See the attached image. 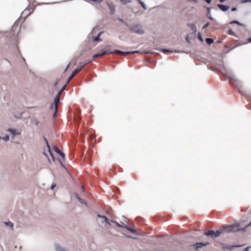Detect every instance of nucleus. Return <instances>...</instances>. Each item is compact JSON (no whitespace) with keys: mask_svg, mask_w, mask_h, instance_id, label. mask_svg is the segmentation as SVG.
I'll return each mask as SVG.
<instances>
[{"mask_svg":"<svg viewBox=\"0 0 251 251\" xmlns=\"http://www.w3.org/2000/svg\"><path fill=\"white\" fill-rule=\"evenodd\" d=\"M60 95L57 94V95L54 98V100L53 102V104H54V110L55 111H56V110H57L56 104L60 100Z\"/></svg>","mask_w":251,"mask_h":251,"instance_id":"2eb2a0df","label":"nucleus"},{"mask_svg":"<svg viewBox=\"0 0 251 251\" xmlns=\"http://www.w3.org/2000/svg\"><path fill=\"white\" fill-rule=\"evenodd\" d=\"M251 248V246H248L244 249L243 251H249L250 249Z\"/></svg>","mask_w":251,"mask_h":251,"instance_id":"49530a36","label":"nucleus"},{"mask_svg":"<svg viewBox=\"0 0 251 251\" xmlns=\"http://www.w3.org/2000/svg\"><path fill=\"white\" fill-rule=\"evenodd\" d=\"M242 3H245L247 2H251V0H242Z\"/></svg>","mask_w":251,"mask_h":251,"instance_id":"37998d69","label":"nucleus"},{"mask_svg":"<svg viewBox=\"0 0 251 251\" xmlns=\"http://www.w3.org/2000/svg\"><path fill=\"white\" fill-rule=\"evenodd\" d=\"M228 79L229 81L230 84L238 89L241 93V94L247 98H250V94H247L245 90L242 89V86L241 82L236 78V77L232 75H227L226 80Z\"/></svg>","mask_w":251,"mask_h":251,"instance_id":"f03ea898","label":"nucleus"},{"mask_svg":"<svg viewBox=\"0 0 251 251\" xmlns=\"http://www.w3.org/2000/svg\"><path fill=\"white\" fill-rule=\"evenodd\" d=\"M54 151L58 154H59L63 160L65 159V154L60 151L56 146H54L52 147Z\"/></svg>","mask_w":251,"mask_h":251,"instance_id":"0eeeda50","label":"nucleus"},{"mask_svg":"<svg viewBox=\"0 0 251 251\" xmlns=\"http://www.w3.org/2000/svg\"><path fill=\"white\" fill-rule=\"evenodd\" d=\"M198 38L199 40L201 42H203L204 39H203V37H202V35H201V32H198Z\"/></svg>","mask_w":251,"mask_h":251,"instance_id":"cd10ccee","label":"nucleus"},{"mask_svg":"<svg viewBox=\"0 0 251 251\" xmlns=\"http://www.w3.org/2000/svg\"><path fill=\"white\" fill-rule=\"evenodd\" d=\"M122 218L124 220H126V218L124 216H122Z\"/></svg>","mask_w":251,"mask_h":251,"instance_id":"69168bd1","label":"nucleus"},{"mask_svg":"<svg viewBox=\"0 0 251 251\" xmlns=\"http://www.w3.org/2000/svg\"><path fill=\"white\" fill-rule=\"evenodd\" d=\"M229 24H230V25L236 24L240 26H244V25L243 24H242L241 23H240V22H239L238 21H237V20H233V21L230 22L229 23Z\"/></svg>","mask_w":251,"mask_h":251,"instance_id":"412c9836","label":"nucleus"},{"mask_svg":"<svg viewBox=\"0 0 251 251\" xmlns=\"http://www.w3.org/2000/svg\"><path fill=\"white\" fill-rule=\"evenodd\" d=\"M227 34L230 35H231V36H234V37H237V35L235 33V32L231 29H229L228 30V31L227 32Z\"/></svg>","mask_w":251,"mask_h":251,"instance_id":"393cba45","label":"nucleus"},{"mask_svg":"<svg viewBox=\"0 0 251 251\" xmlns=\"http://www.w3.org/2000/svg\"><path fill=\"white\" fill-rule=\"evenodd\" d=\"M79 72L75 69L74 71L72 73L69 78H68V80L67 81V84L69 83V82L72 79V78Z\"/></svg>","mask_w":251,"mask_h":251,"instance_id":"dca6fc26","label":"nucleus"},{"mask_svg":"<svg viewBox=\"0 0 251 251\" xmlns=\"http://www.w3.org/2000/svg\"><path fill=\"white\" fill-rule=\"evenodd\" d=\"M117 222L113 220H109V224H110V225H111V223H113L114 224H115V223H116Z\"/></svg>","mask_w":251,"mask_h":251,"instance_id":"8fccbe9b","label":"nucleus"},{"mask_svg":"<svg viewBox=\"0 0 251 251\" xmlns=\"http://www.w3.org/2000/svg\"><path fill=\"white\" fill-rule=\"evenodd\" d=\"M138 1L140 3V4L142 6V7L144 9H147V6L145 4V2H143V1H142L141 0H138Z\"/></svg>","mask_w":251,"mask_h":251,"instance_id":"bb28decb","label":"nucleus"},{"mask_svg":"<svg viewBox=\"0 0 251 251\" xmlns=\"http://www.w3.org/2000/svg\"><path fill=\"white\" fill-rule=\"evenodd\" d=\"M128 230H129L130 232H131L132 233H137V230L130 226L129 227Z\"/></svg>","mask_w":251,"mask_h":251,"instance_id":"c85d7f7f","label":"nucleus"},{"mask_svg":"<svg viewBox=\"0 0 251 251\" xmlns=\"http://www.w3.org/2000/svg\"><path fill=\"white\" fill-rule=\"evenodd\" d=\"M132 54V52H131V51H121V54L126 55H129V54Z\"/></svg>","mask_w":251,"mask_h":251,"instance_id":"c756f323","label":"nucleus"},{"mask_svg":"<svg viewBox=\"0 0 251 251\" xmlns=\"http://www.w3.org/2000/svg\"><path fill=\"white\" fill-rule=\"evenodd\" d=\"M107 54H111V50H105L100 53H96L92 56V59H94L98 57H101Z\"/></svg>","mask_w":251,"mask_h":251,"instance_id":"423d86ee","label":"nucleus"},{"mask_svg":"<svg viewBox=\"0 0 251 251\" xmlns=\"http://www.w3.org/2000/svg\"><path fill=\"white\" fill-rule=\"evenodd\" d=\"M168 236V235H164L161 236H157V240L155 242L156 244L165 245L167 243V240L164 238V237Z\"/></svg>","mask_w":251,"mask_h":251,"instance_id":"39448f33","label":"nucleus"},{"mask_svg":"<svg viewBox=\"0 0 251 251\" xmlns=\"http://www.w3.org/2000/svg\"><path fill=\"white\" fill-rule=\"evenodd\" d=\"M115 225L117 227H119V228H122V226H123V225L121 224V223L120 224H119L118 222L115 223Z\"/></svg>","mask_w":251,"mask_h":251,"instance_id":"58836bf2","label":"nucleus"},{"mask_svg":"<svg viewBox=\"0 0 251 251\" xmlns=\"http://www.w3.org/2000/svg\"><path fill=\"white\" fill-rule=\"evenodd\" d=\"M4 141L7 142L9 140V136L8 134L6 135L4 137L2 138Z\"/></svg>","mask_w":251,"mask_h":251,"instance_id":"f704fd0d","label":"nucleus"},{"mask_svg":"<svg viewBox=\"0 0 251 251\" xmlns=\"http://www.w3.org/2000/svg\"><path fill=\"white\" fill-rule=\"evenodd\" d=\"M97 216L98 218L101 219V223H105L106 224L110 226L109 220H108V218L105 215L98 214Z\"/></svg>","mask_w":251,"mask_h":251,"instance_id":"1a4fd4ad","label":"nucleus"},{"mask_svg":"<svg viewBox=\"0 0 251 251\" xmlns=\"http://www.w3.org/2000/svg\"><path fill=\"white\" fill-rule=\"evenodd\" d=\"M121 224L123 225L122 228H126L127 230H128L129 226H128L127 224H125L124 223L121 222Z\"/></svg>","mask_w":251,"mask_h":251,"instance_id":"c9c22d12","label":"nucleus"},{"mask_svg":"<svg viewBox=\"0 0 251 251\" xmlns=\"http://www.w3.org/2000/svg\"><path fill=\"white\" fill-rule=\"evenodd\" d=\"M4 224L7 226H9L11 228V229H13L14 226H13V224L11 222H10V221L5 222L4 223Z\"/></svg>","mask_w":251,"mask_h":251,"instance_id":"4be33fe9","label":"nucleus"},{"mask_svg":"<svg viewBox=\"0 0 251 251\" xmlns=\"http://www.w3.org/2000/svg\"><path fill=\"white\" fill-rule=\"evenodd\" d=\"M210 243L208 242H197L192 245L189 246L190 248L193 247V248L196 250H198L203 247H205L208 245H209Z\"/></svg>","mask_w":251,"mask_h":251,"instance_id":"20e7f679","label":"nucleus"},{"mask_svg":"<svg viewBox=\"0 0 251 251\" xmlns=\"http://www.w3.org/2000/svg\"><path fill=\"white\" fill-rule=\"evenodd\" d=\"M69 64H68V65H67V66L66 67V69H65V71H66L67 70V69H68V68H69Z\"/></svg>","mask_w":251,"mask_h":251,"instance_id":"0e129e2a","label":"nucleus"},{"mask_svg":"<svg viewBox=\"0 0 251 251\" xmlns=\"http://www.w3.org/2000/svg\"><path fill=\"white\" fill-rule=\"evenodd\" d=\"M43 139L45 141V143H46V146H47V145H49L48 142V140L47 139V138L45 137H43Z\"/></svg>","mask_w":251,"mask_h":251,"instance_id":"de8ad7c7","label":"nucleus"},{"mask_svg":"<svg viewBox=\"0 0 251 251\" xmlns=\"http://www.w3.org/2000/svg\"><path fill=\"white\" fill-rule=\"evenodd\" d=\"M58 160H59V162H60V163L61 165L63 168H64L65 169H66V168L65 167V166L64 165V164L61 162V160H60V159L59 158H58Z\"/></svg>","mask_w":251,"mask_h":251,"instance_id":"09e8293b","label":"nucleus"},{"mask_svg":"<svg viewBox=\"0 0 251 251\" xmlns=\"http://www.w3.org/2000/svg\"><path fill=\"white\" fill-rule=\"evenodd\" d=\"M226 0H219V1L222 3L225 2Z\"/></svg>","mask_w":251,"mask_h":251,"instance_id":"052dcab7","label":"nucleus"},{"mask_svg":"<svg viewBox=\"0 0 251 251\" xmlns=\"http://www.w3.org/2000/svg\"><path fill=\"white\" fill-rule=\"evenodd\" d=\"M131 52H132V54H134V53H135L139 52V50L131 51Z\"/></svg>","mask_w":251,"mask_h":251,"instance_id":"864d4df0","label":"nucleus"},{"mask_svg":"<svg viewBox=\"0 0 251 251\" xmlns=\"http://www.w3.org/2000/svg\"><path fill=\"white\" fill-rule=\"evenodd\" d=\"M131 33H136L139 35H143L145 33V30L140 24H136L129 28Z\"/></svg>","mask_w":251,"mask_h":251,"instance_id":"7ed1b4c3","label":"nucleus"},{"mask_svg":"<svg viewBox=\"0 0 251 251\" xmlns=\"http://www.w3.org/2000/svg\"><path fill=\"white\" fill-rule=\"evenodd\" d=\"M123 235L126 237H127V238H133V239H136V238H134V237H132L130 235H127V234H126L125 233H123Z\"/></svg>","mask_w":251,"mask_h":251,"instance_id":"ea45409f","label":"nucleus"},{"mask_svg":"<svg viewBox=\"0 0 251 251\" xmlns=\"http://www.w3.org/2000/svg\"><path fill=\"white\" fill-rule=\"evenodd\" d=\"M47 147L48 148V151L50 156H52V151L50 145H47Z\"/></svg>","mask_w":251,"mask_h":251,"instance_id":"7c9ffc66","label":"nucleus"},{"mask_svg":"<svg viewBox=\"0 0 251 251\" xmlns=\"http://www.w3.org/2000/svg\"><path fill=\"white\" fill-rule=\"evenodd\" d=\"M117 20H118L119 21H120V22H122V23L125 24L126 26H128V24H127V23H126V22L124 21V20H123V19L120 18H117Z\"/></svg>","mask_w":251,"mask_h":251,"instance_id":"4c0bfd02","label":"nucleus"},{"mask_svg":"<svg viewBox=\"0 0 251 251\" xmlns=\"http://www.w3.org/2000/svg\"><path fill=\"white\" fill-rule=\"evenodd\" d=\"M67 82L58 91L57 94L60 95V94L64 91L67 85Z\"/></svg>","mask_w":251,"mask_h":251,"instance_id":"b1692460","label":"nucleus"},{"mask_svg":"<svg viewBox=\"0 0 251 251\" xmlns=\"http://www.w3.org/2000/svg\"><path fill=\"white\" fill-rule=\"evenodd\" d=\"M123 3V4H126V2L125 0H120Z\"/></svg>","mask_w":251,"mask_h":251,"instance_id":"6e6d98bb","label":"nucleus"},{"mask_svg":"<svg viewBox=\"0 0 251 251\" xmlns=\"http://www.w3.org/2000/svg\"><path fill=\"white\" fill-rule=\"evenodd\" d=\"M231 10L232 12H234L238 10V8L237 7H233Z\"/></svg>","mask_w":251,"mask_h":251,"instance_id":"a18cd8bd","label":"nucleus"},{"mask_svg":"<svg viewBox=\"0 0 251 251\" xmlns=\"http://www.w3.org/2000/svg\"><path fill=\"white\" fill-rule=\"evenodd\" d=\"M89 0L90 1H94L95 2H97V3H100L102 1V0Z\"/></svg>","mask_w":251,"mask_h":251,"instance_id":"c03bdc74","label":"nucleus"},{"mask_svg":"<svg viewBox=\"0 0 251 251\" xmlns=\"http://www.w3.org/2000/svg\"><path fill=\"white\" fill-rule=\"evenodd\" d=\"M56 183H52L50 189L53 190L54 189V188L56 187Z\"/></svg>","mask_w":251,"mask_h":251,"instance_id":"79ce46f5","label":"nucleus"},{"mask_svg":"<svg viewBox=\"0 0 251 251\" xmlns=\"http://www.w3.org/2000/svg\"><path fill=\"white\" fill-rule=\"evenodd\" d=\"M79 64H81V65L79 66V67L76 68V70L78 72H79L87 64V63H84L83 64H81V62H79Z\"/></svg>","mask_w":251,"mask_h":251,"instance_id":"a878e982","label":"nucleus"},{"mask_svg":"<svg viewBox=\"0 0 251 251\" xmlns=\"http://www.w3.org/2000/svg\"><path fill=\"white\" fill-rule=\"evenodd\" d=\"M126 3H130L131 2V0H126Z\"/></svg>","mask_w":251,"mask_h":251,"instance_id":"e2e57ef3","label":"nucleus"},{"mask_svg":"<svg viewBox=\"0 0 251 251\" xmlns=\"http://www.w3.org/2000/svg\"><path fill=\"white\" fill-rule=\"evenodd\" d=\"M244 246H245V244H243V245L236 244V245H231V246H224V247H223L222 249L223 250H228L231 251L235 248L241 247H243Z\"/></svg>","mask_w":251,"mask_h":251,"instance_id":"6e6552de","label":"nucleus"},{"mask_svg":"<svg viewBox=\"0 0 251 251\" xmlns=\"http://www.w3.org/2000/svg\"><path fill=\"white\" fill-rule=\"evenodd\" d=\"M248 41L249 42L251 43V36H250L248 38Z\"/></svg>","mask_w":251,"mask_h":251,"instance_id":"13d9d810","label":"nucleus"},{"mask_svg":"<svg viewBox=\"0 0 251 251\" xmlns=\"http://www.w3.org/2000/svg\"><path fill=\"white\" fill-rule=\"evenodd\" d=\"M207 3L209 4L212 2V0H204Z\"/></svg>","mask_w":251,"mask_h":251,"instance_id":"5fc2aeb1","label":"nucleus"},{"mask_svg":"<svg viewBox=\"0 0 251 251\" xmlns=\"http://www.w3.org/2000/svg\"><path fill=\"white\" fill-rule=\"evenodd\" d=\"M75 197L76 198V199L78 200V201L81 204L86 205V204H87L86 201L85 200L80 198V197L78 196V195L77 193H75Z\"/></svg>","mask_w":251,"mask_h":251,"instance_id":"4468645a","label":"nucleus"},{"mask_svg":"<svg viewBox=\"0 0 251 251\" xmlns=\"http://www.w3.org/2000/svg\"><path fill=\"white\" fill-rule=\"evenodd\" d=\"M7 131L9 132H10L13 137L15 136L16 135H19L20 134V132H17V131L15 129H13V128H8L7 129Z\"/></svg>","mask_w":251,"mask_h":251,"instance_id":"f3484780","label":"nucleus"},{"mask_svg":"<svg viewBox=\"0 0 251 251\" xmlns=\"http://www.w3.org/2000/svg\"><path fill=\"white\" fill-rule=\"evenodd\" d=\"M56 111H55L54 113L53 114L52 118L55 119V118H56Z\"/></svg>","mask_w":251,"mask_h":251,"instance_id":"603ef678","label":"nucleus"},{"mask_svg":"<svg viewBox=\"0 0 251 251\" xmlns=\"http://www.w3.org/2000/svg\"><path fill=\"white\" fill-rule=\"evenodd\" d=\"M92 61V60H89L88 61H86V63H87V64L89 62H91Z\"/></svg>","mask_w":251,"mask_h":251,"instance_id":"338daca9","label":"nucleus"},{"mask_svg":"<svg viewBox=\"0 0 251 251\" xmlns=\"http://www.w3.org/2000/svg\"><path fill=\"white\" fill-rule=\"evenodd\" d=\"M159 50L164 53H165L166 52H175L176 53L183 52V51L179 50H170L168 49H165V48L160 49Z\"/></svg>","mask_w":251,"mask_h":251,"instance_id":"ddd939ff","label":"nucleus"},{"mask_svg":"<svg viewBox=\"0 0 251 251\" xmlns=\"http://www.w3.org/2000/svg\"><path fill=\"white\" fill-rule=\"evenodd\" d=\"M245 221L243 219L240 223L227 226L219 230H208L204 232V235L208 237L214 239L225 233H229L231 232H235L240 231L245 232L246 228L251 226V221H250L244 227H241L240 226V225L243 226L244 225V222Z\"/></svg>","mask_w":251,"mask_h":251,"instance_id":"f257e3e1","label":"nucleus"},{"mask_svg":"<svg viewBox=\"0 0 251 251\" xmlns=\"http://www.w3.org/2000/svg\"><path fill=\"white\" fill-rule=\"evenodd\" d=\"M210 24L209 22L206 23L205 25H204L202 26V29H206L209 25Z\"/></svg>","mask_w":251,"mask_h":251,"instance_id":"e433bc0d","label":"nucleus"},{"mask_svg":"<svg viewBox=\"0 0 251 251\" xmlns=\"http://www.w3.org/2000/svg\"><path fill=\"white\" fill-rule=\"evenodd\" d=\"M186 40L187 41V42L189 43H190V38H189V35H187L186 36Z\"/></svg>","mask_w":251,"mask_h":251,"instance_id":"a19ab883","label":"nucleus"},{"mask_svg":"<svg viewBox=\"0 0 251 251\" xmlns=\"http://www.w3.org/2000/svg\"><path fill=\"white\" fill-rule=\"evenodd\" d=\"M103 33L102 31L100 32L97 36H95L93 38V41H101L100 39V36L101 35V34Z\"/></svg>","mask_w":251,"mask_h":251,"instance_id":"6ab92c4d","label":"nucleus"},{"mask_svg":"<svg viewBox=\"0 0 251 251\" xmlns=\"http://www.w3.org/2000/svg\"><path fill=\"white\" fill-rule=\"evenodd\" d=\"M217 7L223 12H226L230 8V6L222 3L218 4Z\"/></svg>","mask_w":251,"mask_h":251,"instance_id":"9d476101","label":"nucleus"},{"mask_svg":"<svg viewBox=\"0 0 251 251\" xmlns=\"http://www.w3.org/2000/svg\"><path fill=\"white\" fill-rule=\"evenodd\" d=\"M205 41L208 45H211L214 42V40L211 38H206L205 39Z\"/></svg>","mask_w":251,"mask_h":251,"instance_id":"5701e85b","label":"nucleus"},{"mask_svg":"<svg viewBox=\"0 0 251 251\" xmlns=\"http://www.w3.org/2000/svg\"><path fill=\"white\" fill-rule=\"evenodd\" d=\"M58 81H59V80L58 79H57L56 81L54 82V84H53V86L54 87H55L56 86V85H57L58 83Z\"/></svg>","mask_w":251,"mask_h":251,"instance_id":"3c124183","label":"nucleus"},{"mask_svg":"<svg viewBox=\"0 0 251 251\" xmlns=\"http://www.w3.org/2000/svg\"><path fill=\"white\" fill-rule=\"evenodd\" d=\"M221 66L224 68V69L225 70L224 65H221Z\"/></svg>","mask_w":251,"mask_h":251,"instance_id":"774afa93","label":"nucleus"},{"mask_svg":"<svg viewBox=\"0 0 251 251\" xmlns=\"http://www.w3.org/2000/svg\"><path fill=\"white\" fill-rule=\"evenodd\" d=\"M23 113H24V112H22L19 114H16V115H15L14 117H15V118H16L17 119H20V118H21Z\"/></svg>","mask_w":251,"mask_h":251,"instance_id":"473e14b6","label":"nucleus"},{"mask_svg":"<svg viewBox=\"0 0 251 251\" xmlns=\"http://www.w3.org/2000/svg\"><path fill=\"white\" fill-rule=\"evenodd\" d=\"M107 5H108V7L109 10L111 11V14H113L115 11V8H114V5L111 3H107Z\"/></svg>","mask_w":251,"mask_h":251,"instance_id":"aec40b11","label":"nucleus"},{"mask_svg":"<svg viewBox=\"0 0 251 251\" xmlns=\"http://www.w3.org/2000/svg\"><path fill=\"white\" fill-rule=\"evenodd\" d=\"M47 147L48 148V151L50 156H52V151L50 145H47Z\"/></svg>","mask_w":251,"mask_h":251,"instance_id":"2f4dec72","label":"nucleus"},{"mask_svg":"<svg viewBox=\"0 0 251 251\" xmlns=\"http://www.w3.org/2000/svg\"><path fill=\"white\" fill-rule=\"evenodd\" d=\"M187 26L190 27L192 30H193V34L195 35L197 32V28L196 25L193 23H188L187 24Z\"/></svg>","mask_w":251,"mask_h":251,"instance_id":"f8f14e48","label":"nucleus"},{"mask_svg":"<svg viewBox=\"0 0 251 251\" xmlns=\"http://www.w3.org/2000/svg\"><path fill=\"white\" fill-rule=\"evenodd\" d=\"M35 124H36L37 126H38V124H39V121H38L37 120H35Z\"/></svg>","mask_w":251,"mask_h":251,"instance_id":"bf43d9fd","label":"nucleus"},{"mask_svg":"<svg viewBox=\"0 0 251 251\" xmlns=\"http://www.w3.org/2000/svg\"><path fill=\"white\" fill-rule=\"evenodd\" d=\"M51 157H52V159L53 160H55V157H54V155H53V153H52V156H51Z\"/></svg>","mask_w":251,"mask_h":251,"instance_id":"680f3d73","label":"nucleus"},{"mask_svg":"<svg viewBox=\"0 0 251 251\" xmlns=\"http://www.w3.org/2000/svg\"><path fill=\"white\" fill-rule=\"evenodd\" d=\"M206 16L211 20H214V18L212 17V15H211V8H210V7L207 8Z\"/></svg>","mask_w":251,"mask_h":251,"instance_id":"a211bd4d","label":"nucleus"},{"mask_svg":"<svg viewBox=\"0 0 251 251\" xmlns=\"http://www.w3.org/2000/svg\"><path fill=\"white\" fill-rule=\"evenodd\" d=\"M53 107H54V104H53V103H51V105H50V109H53Z\"/></svg>","mask_w":251,"mask_h":251,"instance_id":"4d7b16f0","label":"nucleus"},{"mask_svg":"<svg viewBox=\"0 0 251 251\" xmlns=\"http://www.w3.org/2000/svg\"><path fill=\"white\" fill-rule=\"evenodd\" d=\"M54 250L55 251H69L66 248L61 246L58 244H55Z\"/></svg>","mask_w":251,"mask_h":251,"instance_id":"9b49d317","label":"nucleus"},{"mask_svg":"<svg viewBox=\"0 0 251 251\" xmlns=\"http://www.w3.org/2000/svg\"><path fill=\"white\" fill-rule=\"evenodd\" d=\"M113 53L121 54V50H111V54Z\"/></svg>","mask_w":251,"mask_h":251,"instance_id":"72a5a7b5","label":"nucleus"}]
</instances>
